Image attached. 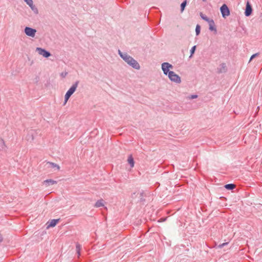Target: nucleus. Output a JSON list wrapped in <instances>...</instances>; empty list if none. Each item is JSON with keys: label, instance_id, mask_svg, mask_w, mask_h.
Instances as JSON below:
<instances>
[{"label": "nucleus", "instance_id": "18", "mask_svg": "<svg viewBox=\"0 0 262 262\" xmlns=\"http://www.w3.org/2000/svg\"><path fill=\"white\" fill-rule=\"evenodd\" d=\"M48 163L51 165V167H52V168L56 167V168H57V169L58 170H59V169H60L59 166L58 165L56 164V163H53L51 162H48Z\"/></svg>", "mask_w": 262, "mask_h": 262}, {"label": "nucleus", "instance_id": "1", "mask_svg": "<svg viewBox=\"0 0 262 262\" xmlns=\"http://www.w3.org/2000/svg\"><path fill=\"white\" fill-rule=\"evenodd\" d=\"M118 53L120 57L130 66L137 70L140 69V66L138 62L126 53L121 52V51L119 50Z\"/></svg>", "mask_w": 262, "mask_h": 262}, {"label": "nucleus", "instance_id": "28", "mask_svg": "<svg viewBox=\"0 0 262 262\" xmlns=\"http://www.w3.org/2000/svg\"><path fill=\"white\" fill-rule=\"evenodd\" d=\"M67 74H68V73H67V72H65V73H63L62 72V73H61L60 76L64 78V77H65L67 76Z\"/></svg>", "mask_w": 262, "mask_h": 262}, {"label": "nucleus", "instance_id": "24", "mask_svg": "<svg viewBox=\"0 0 262 262\" xmlns=\"http://www.w3.org/2000/svg\"><path fill=\"white\" fill-rule=\"evenodd\" d=\"M228 244V243L226 242V243H224L223 244H220L218 246V248H222L223 247H224L225 246L227 245Z\"/></svg>", "mask_w": 262, "mask_h": 262}, {"label": "nucleus", "instance_id": "2", "mask_svg": "<svg viewBox=\"0 0 262 262\" xmlns=\"http://www.w3.org/2000/svg\"><path fill=\"white\" fill-rule=\"evenodd\" d=\"M79 83V81L78 80L76 81L72 85V86L69 89V90L67 92L65 96H64V104H65L70 97L73 95V94L75 92L78 85Z\"/></svg>", "mask_w": 262, "mask_h": 262}, {"label": "nucleus", "instance_id": "21", "mask_svg": "<svg viewBox=\"0 0 262 262\" xmlns=\"http://www.w3.org/2000/svg\"><path fill=\"white\" fill-rule=\"evenodd\" d=\"M201 27L199 25H197L195 27V33L196 35H198L200 33Z\"/></svg>", "mask_w": 262, "mask_h": 262}, {"label": "nucleus", "instance_id": "22", "mask_svg": "<svg viewBox=\"0 0 262 262\" xmlns=\"http://www.w3.org/2000/svg\"><path fill=\"white\" fill-rule=\"evenodd\" d=\"M0 141L2 143V145L0 146V149L3 150L6 147V145L4 140L3 139H0Z\"/></svg>", "mask_w": 262, "mask_h": 262}, {"label": "nucleus", "instance_id": "25", "mask_svg": "<svg viewBox=\"0 0 262 262\" xmlns=\"http://www.w3.org/2000/svg\"><path fill=\"white\" fill-rule=\"evenodd\" d=\"M24 1L27 4V5H32V4L33 3L32 0H24Z\"/></svg>", "mask_w": 262, "mask_h": 262}, {"label": "nucleus", "instance_id": "23", "mask_svg": "<svg viewBox=\"0 0 262 262\" xmlns=\"http://www.w3.org/2000/svg\"><path fill=\"white\" fill-rule=\"evenodd\" d=\"M195 49H196L195 46H194L191 48V49L190 50V56H191L194 54Z\"/></svg>", "mask_w": 262, "mask_h": 262}, {"label": "nucleus", "instance_id": "11", "mask_svg": "<svg viewBox=\"0 0 262 262\" xmlns=\"http://www.w3.org/2000/svg\"><path fill=\"white\" fill-rule=\"evenodd\" d=\"M226 65L225 63H223L220 65V67L217 68V72L219 73H225L226 72Z\"/></svg>", "mask_w": 262, "mask_h": 262}, {"label": "nucleus", "instance_id": "8", "mask_svg": "<svg viewBox=\"0 0 262 262\" xmlns=\"http://www.w3.org/2000/svg\"><path fill=\"white\" fill-rule=\"evenodd\" d=\"M207 22L209 26V30L211 31H213L214 34H216L217 30H216L214 20L212 19H210Z\"/></svg>", "mask_w": 262, "mask_h": 262}, {"label": "nucleus", "instance_id": "19", "mask_svg": "<svg viewBox=\"0 0 262 262\" xmlns=\"http://www.w3.org/2000/svg\"><path fill=\"white\" fill-rule=\"evenodd\" d=\"M187 5V1L185 0L181 4V12H183L185 8Z\"/></svg>", "mask_w": 262, "mask_h": 262}, {"label": "nucleus", "instance_id": "7", "mask_svg": "<svg viewBox=\"0 0 262 262\" xmlns=\"http://www.w3.org/2000/svg\"><path fill=\"white\" fill-rule=\"evenodd\" d=\"M36 50L38 52V53L40 55H42L44 57L46 58L50 57L51 55L50 52L41 48H37Z\"/></svg>", "mask_w": 262, "mask_h": 262}, {"label": "nucleus", "instance_id": "12", "mask_svg": "<svg viewBox=\"0 0 262 262\" xmlns=\"http://www.w3.org/2000/svg\"><path fill=\"white\" fill-rule=\"evenodd\" d=\"M43 183L47 186H49L56 184L57 182L52 179H48L44 181Z\"/></svg>", "mask_w": 262, "mask_h": 262}, {"label": "nucleus", "instance_id": "13", "mask_svg": "<svg viewBox=\"0 0 262 262\" xmlns=\"http://www.w3.org/2000/svg\"><path fill=\"white\" fill-rule=\"evenodd\" d=\"M104 206V200L103 199H100L98 200L95 204L94 205V207L96 208H98L101 206Z\"/></svg>", "mask_w": 262, "mask_h": 262}, {"label": "nucleus", "instance_id": "20", "mask_svg": "<svg viewBox=\"0 0 262 262\" xmlns=\"http://www.w3.org/2000/svg\"><path fill=\"white\" fill-rule=\"evenodd\" d=\"M200 15L201 17V18L207 22L209 21L210 19L207 17L206 15H204L202 12L200 13Z\"/></svg>", "mask_w": 262, "mask_h": 262}, {"label": "nucleus", "instance_id": "3", "mask_svg": "<svg viewBox=\"0 0 262 262\" xmlns=\"http://www.w3.org/2000/svg\"><path fill=\"white\" fill-rule=\"evenodd\" d=\"M167 75H168L169 79L173 82L180 83L181 81V77L173 71L169 72Z\"/></svg>", "mask_w": 262, "mask_h": 262}, {"label": "nucleus", "instance_id": "27", "mask_svg": "<svg viewBox=\"0 0 262 262\" xmlns=\"http://www.w3.org/2000/svg\"><path fill=\"white\" fill-rule=\"evenodd\" d=\"M197 97H198V95H191L190 96V98L192 99L196 98Z\"/></svg>", "mask_w": 262, "mask_h": 262}, {"label": "nucleus", "instance_id": "16", "mask_svg": "<svg viewBox=\"0 0 262 262\" xmlns=\"http://www.w3.org/2000/svg\"><path fill=\"white\" fill-rule=\"evenodd\" d=\"M225 187L228 190H232L235 187V185L233 184H228L225 185Z\"/></svg>", "mask_w": 262, "mask_h": 262}, {"label": "nucleus", "instance_id": "5", "mask_svg": "<svg viewBox=\"0 0 262 262\" xmlns=\"http://www.w3.org/2000/svg\"><path fill=\"white\" fill-rule=\"evenodd\" d=\"M161 68H162V70L163 72V73L167 75V73H169V72H170L169 71V69H172L173 68V66L170 64L168 62H163L162 64V66H161Z\"/></svg>", "mask_w": 262, "mask_h": 262}, {"label": "nucleus", "instance_id": "4", "mask_svg": "<svg viewBox=\"0 0 262 262\" xmlns=\"http://www.w3.org/2000/svg\"><path fill=\"white\" fill-rule=\"evenodd\" d=\"M220 11L222 15V17L226 18L230 15V10L226 4L223 5L220 8Z\"/></svg>", "mask_w": 262, "mask_h": 262}, {"label": "nucleus", "instance_id": "10", "mask_svg": "<svg viewBox=\"0 0 262 262\" xmlns=\"http://www.w3.org/2000/svg\"><path fill=\"white\" fill-rule=\"evenodd\" d=\"M60 219H53L51 220L48 222L47 224L48 226L47 227V228L48 229L50 227H55L56 224L59 222Z\"/></svg>", "mask_w": 262, "mask_h": 262}, {"label": "nucleus", "instance_id": "9", "mask_svg": "<svg viewBox=\"0 0 262 262\" xmlns=\"http://www.w3.org/2000/svg\"><path fill=\"white\" fill-rule=\"evenodd\" d=\"M252 12V6H251L249 2H247L246 3V9L245 11V15L246 16H250Z\"/></svg>", "mask_w": 262, "mask_h": 262}, {"label": "nucleus", "instance_id": "17", "mask_svg": "<svg viewBox=\"0 0 262 262\" xmlns=\"http://www.w3.org/2000/svg\"><path fill=\"white\" fill-rule=\"evenodd\" d=\"M29 6L35 14H37L38 13V9L33 5V3L32 4V5H29Z\"/></svg>", "mask_w": 262, "mask_h": 262}, {"label": "nucleus", "instance_id": "29", "mask_svg": "<svg viewBox=\"0 0 262 262\" xmlns=\"http://www.w3.org/2000/svg\"><path fill=\"white\" fill-rule=\"evenodd\" d=\"M3 237L2 235L0 233V243L3 241Z\"/></svg>", "mask_w": 262, "mask_h": 262}, {"label": "nucleus", "instance_id": "26", "mask_svg": "<svg viewBox=\"0 0 262 262\" xmlns=\"http://www.w3.org/2000/svg\"><path fill=\"white\" fill-rule=\"evenodd\" d=\"M258 55V53H255L254 54H253L250 58V60H249V62H250L253 58H254V57H255L256 56H257V55Z\"/></svg>", "mask_w": 262, "mask_h": 262}, {"label": "nucleus", "instance_id": "14", "mask_svg": "<svg viewBox=\"0 0 262 262\" xmlns=\"http://www.w3.org/2000/svg\"><path fill=\"white\" fill-rule=\"evenodd\" d=\"M127 161L130 165L131 168H133L134 166V160L132 155L129 156L128 157Z\"/></svg>", "mask_w": 262, "mask_h": 262}, {"label": "nucleus", "instance_id": "15", "mask_svg": "<svg viewBox=\"0 0 262 262\" xmlns=\"http://www.w3.org/2000/svg\"><path fill=\"white\" fill-rule=\"evenodd\" d=\"M81 249V246L80 244H79L78 243H77L76 244V253L78 255V256H79L80 255V251Z\"/></svg>", "mask_w": 262, "mask_h": 262}, {"label": "nucleus", "instance_id": "31", "mask_svg": "<svg viewBox=\"0 0 262 262\" xmlns=\"http://www.w3.org/2000/svg\"><path fill=\"white\" fill-rule=\"evenodd\" d=\"M203 2H206V0H202Z\"/></svg>", "mask_w": 262, "mask_h": 262}, {"label": "nucleus", "instance_id": "6", "mask_svg": "<svg viewBox=\"0 0 262 262\" xmlns=\"http://www.w3.org/2000/svg\"><path fill=\"white\" fill-rule=\"evenodd\" d=\"M24 32L27 36L34 37L35 35L36 30L35 29H33L29 27H26L25 28Z\"/></svg>", "mask_w": 262, "mask_h": 262}, {"label": "nucleus", "instance_id": "30", "mask_svg": "<svg viewBox=\"0 0 262 262\" xmlns=\"http://www.w3.org/2000/svg\"><path fill=\"white\" fill-rule=\"evenodd\" d=\"M143 194H144V192L143 191H142L140 192V195L141 196H143Z\"/></svg>", "mask_w": 262, "mask_h": 262}]
</instances>
